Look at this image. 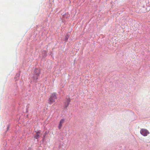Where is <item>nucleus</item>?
Segmentation results:
<instances>
[{
  "label": "nucleus",
  "instance_id": "1",
  "mask_svg": "<svg viewBox=\"0 0 150 150\" xmlns=\"http://www.w3.org/2000/svg\"><path fill=\"white\" fill-rule=\"evenodd\" d=\"M57 99L56 93H54L52 94L48 100V103L50 105L52 104L54 102L55 100Z\"/></svg>",
  "mask_w": 150,
  "mask_h": 150
},
{
  "label": "nucleus",
  "instance_id": "2",
  "mask_svg": "<svg viewBox=\"0 0 150 150\" xmlns=\"http://www.w3.org/2000/svg\"><path fill=\"white\" fill-rule=\"evenodd\" d=\"M141 134L144 136H146L149 134V131L146 129H142L140 131Z\"/></svg>",
  "mask_w": 150,
  "mask_h": 150
},
{
  "label": "nucleus",
  "instance_id": "3",
  "mask_svg": "<svg viewBox=\"0 0 150 150\" xmlns=\"http://www.w3.org/2000/svg\"><path fill=\"white\" fill-rule=\"evenodd\" d=\"M40 69H36L35 70V74L34 78L36 79H38L40 74Z\"/></svg>",
  "mask_w": 150,
  "mask_h": 150
},
{
  "label": "nucleus",
  "instance_id": "4",
  "mask_svg": "<svg viewBox=\"0 0 150 150\" xmlns=\"http://www.w3.org/2000/svg\"><path fill=\"white\" fill-rule=\"evenodd\" d=\"M70 101H71V100L69 97L67 98L66 99V101L64 103V107H65V108L67 107L68 106Z\"/></svg>",
  "mask_w": 150,
  "mask_h": 150
},
{
  "label": "nucleus",
  "instance_id": "5",
  "mask_svg": "<svg viewBox=\"0 0 150 150\" xmlns=\"http://www.w3.org/2000/svg\"><path fill=\"white\" fill-rule=\"evenodd\" d=\"M64 119H62L60 120L58 126V128L59 129H61L62 126V124L64 122Z\"/></svg>",
  "mask_w": 150,
  "mask_h": 150
},
{
  "label": "nucleus",
  "instance_id": "6",
  "mask_svg": "<svg viewBox=\"0 0 150 150\" xmlns=\"http://www.w3.org/2000/svg\"><path fill=\"white\" fill-rule=\"evenodd\" d=\"M40 134V132L39 131L37 132L35 135V138L36 139H38L39 137Z\"/></svg>",
  "mask_w": 150,
  "mask_h": 150
}]
</instances>
